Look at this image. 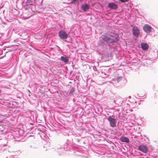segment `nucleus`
Masks as SVG:
<instances>
[{
	"instance_id": "obj_1",
	"label": "nucleus",
	"mask_w": 158,
	"mask_h": 158,
	"mask_svg": "<svg viewBox=\"0 0 158 158\" xmlns=\"http://www.w3.org/2000/svg\"><path fill=\"white\" fill-rule=\"evenodd\" d=\"M114 33H112L111 35V37H109L108 36H106L103 38V39L106 41L110 42H113L115 41V39L114 37Z\"/></svg>"
},
{
	"instance_id": "obj_2",
	"label": "nucleus",
	"mask_w": 158,
	"mask_h": 158,
	"mask_svg": "<svg viewBox=\"0 0 158 158\" xmlns=\"http://www.w3.org/2000/svg\"><path fill=\"white\" fill-rule=\"evenodd\" d=\"M108 121L110 122V126L113 127H116V119L112 118L111 116L108 117L107 118Z\"/></svg>"
},
{
	"instance_id": "obj_3",
	"label": "nucleus",
	"mask_w": 158,
	"mask_h": 158,
	"mask_svg": "<svg viewBox=\"0 0 158 158\" xmlns=\"http://www.w3.org/2000/svg\"><path fill=\"white\" fill-rule=\"evenodd\" d=\"M35 6L33 4H27L26 6L25 9V10H28L29 12L31 13V12L35 11Z\"/></svg>"
},
{
	"instance_id": "obj_4",
	"label": "nucleus",
	"mask_w": 158,
	"mask_h": 158,
	"mask_svg": "<svg viewBox=\"0 0 158 158\" xmlns=\"http://www.w3.org/2000/svg\"><path fill=\"white\" fill-rule=\"evenodd\" d=\"M132 32L133 35L136 37H138L140 34L139 29L136 27H133Z\"/></svg>"
},
{
	"instance_id": "obj_5",
	"label": "nucleus",
	"mask_w": 158,
	"mask_h": 158,
	"mask_svg": "<svg viewBox=\"0 0 158 158\" xmlns=\"http://www.w3.org/2000/svg\"><path fill=\"white\" fill-rule=\"evenodd\" d=\"M143 29L145 32L148 33L151 31L152 27L150 25L146 24L143 26Z\"/></svg>"
},
{
	"instance_id": "obj_6",
	"label": "nucleus",
	"mask_w": 158,
	"mask_h": 158,
	"mask_svg": "<svg viewBox=\"0 0 158 158\" xmlns=\"http://www.w3.org/2000/svg\"><path fill=\"white\" fill-rule=\"evenodd\" d=\"M138 149L144 153H146L148 150V148L146 146L143 145H141L139 146Z\"/></svg>"
},
{
	"instance_id": "obj_7",
	"label": "nucleus",
	"mask_w": 158,
	"mask_h": 158,
	"mask_svg": "<svg viewBox=\"0 0 158 158\" xmlns=\"http://www.w3.org/2000/svg\"><path fill=\"white\" fill-rule=\"evenodd\" d=\"M59 35L61 39H66L67 37V35L63 31H60L59 33Z\"/></svg>"
},
{
	"instance_id": "obj_8",
	"label": "nucleus",
	"mask_w": 158,
	"mask_h": 158,
	"mask_svg": "<svg viewBox=\"0 0 158 158\" xmlns=\"http://www.w3.org/2000/svg\"><path fill=\"white\" fill-rule=\"evenodd\" d=\"M108 7L112 9H116L117 8L118 6L114 2H110L108 4Z\"/></svg>"
},
{
	"instance_id": "obj_9",
	"label": "nucleus",
	"mask_w": 158,
	"mask_h": 158,
	"mask_svg": "<svg viewBox=\"0 0 158 158\" xmlns=\"http://www.w3.org/2000/svg\"><path fill=\"white\" fill-rule=\"evenodd\" d=\"M90 8V6L87 4H84L81 6V9L84 11H87Z\"/></svg>"
},
{
	"instance_id": "obj_10",
	"label": "nucleus",
	"mask_w": 158,
	"mask_h": 158,
	"mask_svg": "<svg viewBox=\"0 0 158 158\" xmlns=\"http://www.w3.org/2000/svg\"><path fill=\"white\" fill-rule=\"evenodd\" d=\"M120 140L122 142H129V140L128 138L124 136L121 137Z\"/></svg>"
},
{
	"instance_id": "obj_11",
	"label": "nucleus",
	"mask_w": 158,
	"mask_h": 158,
	"mask_svg": "<svg viewBox=\"0 0 158 158\" xmlns=\"http://www.w3.org/2000/svg\"><path fill=\"white\" fill-rule=\"evenodd\" d=\"M141 46L142 48L144 50H146L148 49V46L146 43H142Z\"/></svg>"
},
{
	"instance_id": "obj_12",
	"label": "nucleus",
	"mask_w": 158,
	"mask_h": 158,
	"mask_svg": "<svg viewBox=\"0 0 158 158\" xmlns=\"http://www.w3.org/2000/svg\"><path fill=\"white\" fill-rule=\"evenodd\" d=\"M60 59L61 60L65 62H68L69 60L68 58L66 57L65 56H61L60 57Z\"/></svg>"
},
{
	"instance_id": "obj_13",
	"label": "nucleus",
	"mask_w": 158,
	"mask_h": 158,
	"mask_svg": "<svg viewBox=\"0 0 158 158\" xmlns=\"http://www.w3.org/2000/svg\"><path fill=\"white\" fill-rule=\"evenodd\" d=\"M121 2H127L128 1V0H119Z\"/></svg>"
},
{
	"instance_id": "obj_14",
	"label": "nucleus",
	"mask_w": 158,
	"mask_h": 158,
	"mask_svg": "<svg viewBox=\"0 0 158 158\" xmlns=\"http://www.w3.org/2000/svg\"><path fill=\"white\" fill-rule=\"evenodd\" d=\"M74 91V89L73 88H72L71 89V92L72 93H73Z\"/></svg>"
},
{
	"instance_id": "obj_15",
	"label": "nucleus",
	"mask_w": 158,
	"mask_h": 158,
	"mask_svg": "<svg viewBox=\"0 0 158 158\" xmlns=\"http://www.w3.org/2000/svg\"><path fill=\"white\" fill-rule=\"evenodd\" d=\"M72 1L70 2V3H73L76 0H71Z\"/></svg>"
},
{
	"instance_id": "obj_16",
	"label": "nucleus",
	"mask_w": 158,
	"mask_h": 158,
	"mask_svg": "<svg viewBox=\"0 0 158 158\" xmlns=\"http://www.w3.org/2000/svg\"><path fill=\"white\" fill-rule=\"evenodd\" d=\"M1 90H0V93H1Z\"/></svg>"
}]
</instances>
